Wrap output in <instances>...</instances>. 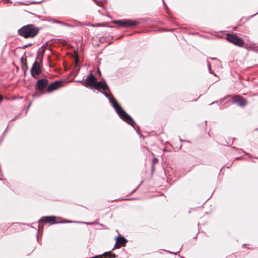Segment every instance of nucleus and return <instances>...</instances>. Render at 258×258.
<instances>
[{
  "instance_id": "f257e3e1",
  "label": "nucleus",
  "mask_w": 258,
  "mask_h": 258,
  "mask_svg": "<svg viewBox=\"0 0 258 258\" xmlns=\"http://www.w3.org/2000/svg\"><path fill=\"white\" fill-rule=\"evenodd\" d=\"M84 85L85 87L93 88L99 91L100 89H102L103 91L102 93L109 99L119 117L126 123L133 126L134 121L131 116L123 110L115 98L109 97L108 93L106 92V90H109V88L105 82L97 81L93 74L90 73L87 76Z\"/></svg>"
},
{
  "instance_id": "f03ea898",
  "label": "nucleus",
  "mask_w": 258,
  "mask_h": 258,
  "mask_svg": "<svg viewBox=\"0 0 258 258\" xmlns=\"http://www.w3.org/2000/svg\"><path fill=\"white\" fill-rule=\"evenodd\" d=\"M39 32V29L33 24H28L22 27L18 30L19 35L25 38H33Z\"/></svg>"
},
{
  "instance_id": "7ed1b4c3",
  "label": "nucleus",
  "mask_w": 258,
  "mask_h": 258,
  "mask_svg": "<svg viewBox=\"0 0 258 258\" xmlns=\"http://www.w3.org/2000/svg\"><path fill=\"white\" fill-rule=\"evenodd\" d=\"M226 39L228 41L238 46H242L244 44L243 40L235 34H227Z\"/></svg>"
},
{
  "instance_id": "20e7f679",
  "label": "nucleus",
  "mask_w": 258,
  "mask_h": 258,
  "mask_svg": "<svg viewBox=\"0 0 258 258\" xmlns=\"http://www.w3.org/2000/svg\"><path fill=\"white\" fill-rule=\"evenodd\" d=\"M113 23L125 27L133 26L136 25V23L131 20H122L114 21Z\"/></svg>"
},
{
  "instance_id": "39448f33",
  "label": "nucleus",
  "mask_w": 258,
  "mask_h": 258,
  "mask_svg": "<svg viewBox=\"0 0 258 258\" xmlns=\"http://www.w3.org/2000/svg\"><path fill=\"white\" fill-rule=\"evenodd\" d=\"M40 65L38 62L35 61L31 67V75L33 77H35L36 76L39 75L40 74Z\"/></svg>"
},
{
  "instance_id": "423d86ee",
  "label": "nucleus",
  "mask_w": 258,
  "mask_h": 258,
  "mask_svg": "<svg viewBox=\"0 0 258 258\" xmlns=\"http://www.w3.org/2000/svg\"><path fill=\"white\" fill-rule=\"evenodd\" d=\"M48 84V81L46 79L38 80L36 84L37 88L41 91L43 90V89H44L46 86H47Z\"/></svg>"
},
{
  "instance_id": "0eeeda50",
  "label": "nucleus",
  "mask_w": 258,
  "mask_h": 258,
  "mask_svg": "<svg viewBox=\"0 0 258 258\" xmlns=\"http://www.w3.org/2000/svg\"><path fill=\"white\" fill-rule=\"evenodd\" d=\"M232 102L234 103L238 104L241 107H243L247 104L246 100L239 96H234L233 98Z\"/></svg>"
},
{
  "instance_id": "6e6552de",
  "label": "nucleus",
  "mask_w": 258,
  "mask_h": 258,
  "mask_svg": "<svg viewBox=\"0 0 258 258\" xmlns=\"http://www.w3.org/2000/svg\"><path fill=\"white\" fill-rule=\"evenodd\" d=\"M62 82L61 81H55L52 83H51L50 85L48 86V87L47 88V90L48 92H51L53 90L57 89L60 86V85L61 84Z\"/></svg>"
},
{
  "instance_id": "1a4fd4ad",
  "label": "nucleus",
  "mask_w": 258,
  "mask_h": 258,
  "mask_svg": "<svg viewBox=\"0 0 258 258\" xmlns=\"http://www.w3.org/2000/svg\"><path fill=\"white\" fill-rule=\"evenodd\" d=\"M126 242L127 240L124 237H121L120 238H118L115 246L116 248H120L121 246L125 245Z\"/></svg>"
},
{
  "instance_id": "9d476101",
  "label": "nucleus",
  "mask_w": 258,
  "mask_h": 258,
  "mask_svg": "<svg viewBox=\"0 0 258 258\" xmlns=\"http://www.w3.org/2000/svg\"><path fill=\"white\" fill-rule=\"evenodd\" d=\"M45 223H49L51 224H54L56 223L55 221V217L54 216H46L43 217L42 219Z\"/></svg>"
},
{
  "instance_id": "9b49d317",
  "label": "nucleus",
  "mask_w": 258,
  "mask_h": 258,
  "mask_svg": "<svg viewBox=\"0 0 258 258\" xmlns=\"http://www.w3.org/2000/svg\"><path fill=\"white\" fill-rule=\"evenodd\" d=\"M104 258H115L116 255L115 254H112L111 252H105L104 253Z\"/></svg>"
},
{
  "instance_id": "f8f14e48",
  "label": "nucleus",
  "mask_w": 258,
  "mask_h": 258,
  "mask_svg": "<svg viewBox=\"0 0 258 258\" xmlns=\"http://www.w3.org/2000/svg\"><path fill=\"white\" fill-rule=\"evenodd\" d=\"M53 21L55 22V23L61 24L62 25L65 26H67V27H72L74 26L73 25H72L71 24H69L68 23L63 22L62 21H57V20H54Z\"/></svg>"
},
{
  "instance_id": "ddd939ff",
  "label": "nucleus",
  "mask_w": 258,
  "mask_h": 258,
  "mask_svg": "<svg viewBox=\"0 0 258 258\" xmlns=\"http://www.w3.org/2000/svg\"><path fill=\"white\" fill-rule=\"evenodd\" d=\"M158 162V159L156 158H154L153 160V164H154Z\"/></svg>"
},
{
  "instance_id": "4468645a",
  "label": "nucleus",
  "mask_w": 258,
  "mask_h": 258,
  "mask_svg": "<svg viewBox=\"0 0 258 258\" xmlns=\"http://www.w3.org/2000/svg\"><path fill=\"white\" fill-rule=\"evenodd\" d=\"M31 45H32V44L31 43H29V44H28L27 45H24L23 46V48H27V47H29V46H30Z\"/></svg>"
},
{
  "instance_id": "2eb2a0df",
  "label": "nucleus",
  "mask_w": 258,
  "mask_h": 258,
  "mask_svg": "<svg viewBox=\"0 0 258 258\" xmlns=\"http://www.w3.org/2000/svg\"><path fill=\"white\" fill-rule=\"evenodd\" d=\"M208 66L209 71H211V65L209 62H208Z\"/></svg>"
},
{
  "instance_id": "dca6fc26",
  "label": "nucleus",
  "mask_w": 258,
  "mask_h": 258,
  "mask_svg": "<svg viewBox=\"0 0 258 258\" xmlns=\"http://www.w3.org/2000/svg\"><path fill=\"white\" fill-rule=\"evenodd\" d=\"M44 52H45V50H43L42 51V55L44 54Z\"/></svg>"
},
{
  "instance_id": "f3484780",
  "label": "nucleus",
  "mask_w": 258,
  "mask_h": 258,
  "mask_svg": "<svg viewBox=\"0 0 258 258\" xmlns=\"http://www.w3.org/2000/svg\"><path fill=\"white\" fill-rule=\"evenodd\" d=\"M98 74H100L101 73H100V70H98Z\"/></svg>"
},
{
  "instance_id": "a211bd4d",
  "label": "nucleus",
  "mask_w": 258,
  "mask_h": 258,
  "mask_svg": "<svg viewBox=\"0 0 258 258\" xmlns=\"http://www.w3.org/2000/svg\"><path fill=\"white\" fill-rule=\"evenodd\" d=\"M211 59L214 60V59H216V58H211Z\"/></svg>"
},
{
  "instance_id": "6ab92c4d",
  "label": "nucleus",
  "mask_w": 258,
  "mask_h": 258,
  "mask_svg": "<svg viewBox=\"0 0 258 258\" xmlns=\"http://www.w3.org/2000/svg\"><path fill=\"white\" fill-rule=\"evenodd\" d=\"M87 224H92L91 223H88Z\"/></svg>"
}]
</instances>
